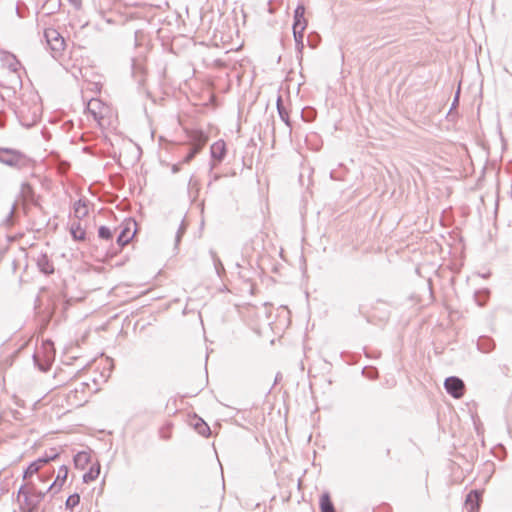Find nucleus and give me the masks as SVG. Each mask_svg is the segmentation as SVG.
<instances>
[{"label":"nucleus","mask_w":512,"mask_h":512,"mask_svg":"<svg viewBox=\"0 0 512 512\" xmlns=\"http://www.w3.org/2000/svg\"><path fill=\"white\" fill-rule=\"evenodd\" d=\"M24 478L27 480V482H30V479L32 478V462L28 464L27 468L25 469ZM28 485L29 483L20 487L17 501L23 511L32 512V493L31 488Z\"/></svg>","instance_id":"f257e3e1"},{"label":"nucleus","mask_w":512,"mask_h":512,"mask_svg":"<svg viewBox=\"0 0 512 512\" xmlns=\"http://www.w3.org/2000/svg\"><path fill=\"white\" fill-rule=\"evenodd\" d=\"M0 162L21 169L27 167L30 160L17 151L2 148L0 149Z\"/></svg>","instance_id":"f03ea898"},{"label":"nucleus","mask_w":512,"mask_h":512,"mask_svg":"<svg viewBox=\"0 0 512 512\" xmlns=\"http://www.w3.org/2000/svg\"><path fill=\"white\" fill-rule=\"evenodd\" d=\"M307 27V19L305 18V7L299 5L294 14L293 34L297 44H302L304 31Z\"/></svg>","instance_id":"7ed1b4c3"},{"label":"nucleus","mask_w":512,"mask_h":512,"mask_svg":"<svg viewBox=\"0 0 512 512\" xmlns=\"http://www.w3.org/2000/svg\"><path fill=\"white\" fill-rule=\"evenodd\" d=\"M44 35L48 46L55 55H59L65 50V40L56 29L48 28L45 30Z\"/></svg>","instance_id":"20e7f679"},{"label":"nucleus","mask_w":512,"mask_h":512,"mask_svg":"<svg viewBox=\"0 0 512 512\" xmlns=\"http://www.w3.org/2000/svg\"><path fill=\"white\" fill-rule=\"evenodd\" d=\"M88 111L99 123L112 114V109L99 99H92L88 102Z\"/></svg>","instance_id":"39448f33"},{"label":"nucleus","mask_w":512,"mask_h":512,"mask_svg":"<svg viewBox=\"0 0 512 512\" xmlns=\"http://www.w3.org/2000/svg\"><path fill=\"white\" fill-rule=\"evenodd\" d=\"M446 391L454 398H462L465 393L464 382L457 377H448L444 382Z\"/></svg>","instance_id":"423d86ee"},{"label":"nucleus","mask_w":512,"mask_h":512,"mask_svg":"<svg viewBox=\"0 0 512 512\" xmlns=\"http://www.w3.org/2000/svg\"><path fill=\"white\" fill-rule=\"evenodd\" d=\"M135 223L132 221H125L121 226V232L117 238L119 245L124 246L128 244L135 236Z\"/></svg>","instance_id":"0eeeda50"},{"label":"nucleus","mask_w":512,"mask_h":512,"mask_svg":"<svg viewBox=\"0 0 512 512\" xmlns=\"http://www.w3.org/2000/svg\"><path fill=\"white\" fill-rule=\"evenodd\" d=\"M482 501V492L472 490L468 493L465 500V508L469 512H478Z\"/></svg>","instance_id":"6e6552de"},{"label":"nucleus","mask_w":512,"mask_h":512,"mask_svg":"<svg viewBox=\"0 0 512 512\" xmlns=\"http://www.w3.org/2000/svg\"><path fill=\"white\" fill-rule=\"evenodd\" d=\"M91 460L92 455L90 451H81L74 457L75 466L79 469H85Z\"/></svg>","instance_id":"1a4fd4ad"},{"label":"nucleus","mask_w":512,"mask_h":512,"mask_svg":"<svg viewBox=\"0 0 512 512\" xmlns=\"http://www.w3.org/2000/svg\"><path fill=\"white\" fill-rule=\"evenodd\" d=\"M212 156L221 160L226 154V144L223 140H218L211 145Z\"/></svg>","instance_id":"9d476101"},{"label":"nucleus","mask_w":512,"mask_h":512,"mask_svg":"<svg viewBox=\"0 0 512 512\" xmlns=\"http://www.w3.org/2000/svg\"><path fill=\"white\" fill-rule=\"evenodd\" d=\"M32 194V186L29 183L23 184L22 190H21V207L22 210L27 213L28 209V198Z\"/></svg>","instance_id":"9b49d317"},{"label":"nucleus","mask_w":512,"mask_h":512,"mask_svg":"<svg viewBox=\"0 0 512 512\" xmlns=\"http://www.w3.org/2000/svg\"><path fill=\"white\" fill-rule=\"evenodd\" d=\"M100 474V464L98 462L92 464L89 471L84 474L83 480L88 483L98 478Z\"/></svg>","instance_id":"f8f14e48"},{"label":"nucleus","mask_w":512,"mask_h":512,"mask_svg":"<svg viewBox=\"0 0 512 512\" xmlns=\"http://www.w3.org/2000/svg\"><path fill=\"white\" fill-rule=\"evenodd\" d=\"M70 232L73 238L77 241H83L86 237L85 229L80 225V223H73L70 229Z\"/></svg>","instance_id":"ddd939ff"},{"label":"nucleus","mask_w":512,"mask_h":512,"mask_svg":"<svg viewBox=\"0 0 512 512\" xmlns=\"http://www.w3.org/2000/svg\"><path fill=\"white\" fill-rule=\"evenodd\" d=\"M320 509L321 512H335L333 503L328 493H324L320 497Z\"/></svg>","instance_id":"4468645a"},{"label":"nucleus","mask_w":512,"mask_h":512,"mask_svg":"<svg viewBox=\"0 0 512 512\" xmlns=\"http://www.w3.org/2000/svg\"><path fill=\"white\" fill-rule=\"evenodd\" d=\"M208 138L201 132H196L193 136V148L200 151L207 143Z\"/></svg>","instance_id":"2eb2a0df"},{"label":"nucleus","mask_w":512,"mask_h":512,"mask_svg":"<svg viewBox=\"0 0 512 512\" xmlns=\"http://www.w3.org/2000/svg\"><path fill=\"white\" fill-rule=\"evenodd\" d=\"M8 67L11 72L16 73L20 77L19 71L23 69L21 63L16 59L14 55H11L7 60Z\"/></svg>","instance_id":"dca6fc26"},{"label":"nucleus","mask_w":512,"mask_h":512,"mask_svg":"<svg viewBox=\"0 0 512 512\" xmlns=\"http://www.w3.org/2000/svg\"><path fill=\"white\" fill-rule=\"evenodd\" d=\"M19 206H20L19 202H16L13 204L9 214L6 216V218L4 220L5 225L11 226L14 224V217H15L16 213L18 212Z\"/></svg>","instance_id":"f3484780"},{"label":"nucleus","mask_w":512,"mask_h":512,"mask_svg":"<svg viewBox=\"0 0 512 512\" xmlns=\"http://www.w3.org/2000/svg\"><path fill=\"white\" fill-rule=\"evenodd\" d=\"M78 392L79 389L76 388L75 390L71 391L68 394V400L70 401V404L73 406H81L85 402L83 398L78 397Z\"/></svg>","instance_id":"a211bd4d"},{"label":"nucleus","mask_w":512,"mask_h":512,"mask_svg":"<svg viewBox=\"0 0 512 512\" xmlns=\"http://www.w3.org/2000/svg\"><path fill=\"white\" fill-rule=\"evenodd\" d=\"M80 502V496L78 494L70 495L66 501V507L73 509L76 507Z\"/></svg>","instance_id":"6ab92c4d"},{"label":"nucleus","mask_w":512,"mask_h":512,"mask_svg":"<svg viewBox=\"0 0 512 512\" xmlns=\"http://www.w3.org/2000/svg\"><path fill=\"white\" fill-rule=\"evenodd\" d=\"M98 233H99V237L102 239H105V240H110L113 237L111 230L105 226H101L99 228Z\"/></svg>","instance_id":"aec40b11"},{"label":"nucleus","mask_w":512,"mask_h":512,"mask_svg":"<svg viewBox=\"0 0 512 512\" xmlns=\"http://www.w3.org/2000/svg\"><path fill=\"white\" fill-rule=\"evenodd\" d=\"M196 428L203 435H206L209 432V427L202 421L199 420V423L196 424Z\"/></svg>","instance_id":"412c9836"},{"label":"nucleus","mask_w":512,"mask_h":512,"mask_svg":"<svg viewBox=\"0 0 512 512\" xmlns=\"http://www.w3.org/2000/svg\"><path fill=\"white\" fill-rule=\"evenodd\" d=\"M198 152L199 151H195V149L193 148L191 152L187 155L185 161L189 162Z\"/></svg>","instance_id":"4be33fe9"},{"label":"nucleus","mask_w":512,"mask_h":512,"mask_svg":"<svg viewBox=\"0 0 512 512\" xmlns=\"http://www.w3.org/2000/svg\"><path fill=\"white\" fill-rule=\"evenodd\" d=\"M16 12H17V14H18V16H19V17H21V18L25 17V14H24V12L22 11V9H21V7H20V5H19V4L16 6Z\"/></svg>","instance_id":"5701e85b"},{"label":"nucleus","mask_w":512,"mask_h":512,"mask_svg":"<svg viewBox=\"0 0 512 512\" xmlns=\"http://www.w3.org/2000/svg\"><path fill=\"white\" fill-rule=\"evenodd\" d=\"M43 271L47 274L49 273H52L53 272V266L52 265H47L45 266V268L43 269Z\"/></svg>","instance_id":"b1692460"},{"label":"nucleus","mask_w":512,"mask_h":512,"mask_svg":"<svg viewBox=\"0 0 512 512\" xmlns=\"http://www.w3.org/2000/svg\"><path fill=\"white\" fill-rule=\"evenodd\" d=\"M70 2L77 7L81 4V0H70Z\"/></svg>","instance_id":"393cba45"}]
</instances>
